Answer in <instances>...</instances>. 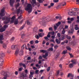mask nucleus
<instances>
[{
	"label": "nucleus",
	"instance_id": "21",
	"mask_svg": "<svg viewBox=\"0 0 79 79\" xmlns=\"http://www.w3.org/2000/svg\"><path fill=\"white\" fill-rule=\"evenodd\" d=\"M56 42L58 44H60V41L59 40H58V39H56Z\"/></svg>",
	"mask_w": 79,
	"mask_h": 79
},
{
	"label": "nucleus",
	"instance_id": "19",
	"mask_svg": "<svg viewBox=\"0 0 79 79\" xmlns=\"http://www.w3.org/2000/svg\"><path fill=\"white\" fill-rule=\"evenodd\" d=\"M78 25H75V30H78V29H79V27H78Z\"/></svg>",
	"mask_w": 79,
	"mask_h": 79
},
{
	"label": "nucleus",
	"instance_id": "36",
	"mask_svg": "<svg viewBox=\"0 0 79 79\" xmlns=\"http://www.w3.org/2000/svg\"><path fill=\"white\" fill-rule=\"evenodd\" d=\"M3 47L4 48H6V44H3Z\"/></svg>",
	"mask_w": 79,
	"mask_h": 79
},
{
	"label": "nucleus",
	"instance_id": "49",
	"mask_svg": "<svg viewBox=\"0 0 79 79\" xmlns=\"http://www.w3.org/2000/svg\"><path fill=\"white\" fill-rule=\"evenodd\" d=\"M69 54L71 58H73V57L74 56L73 55H72V54L69 53Z\"/></svg>",
	"mask_w": 79,
	"mask_h": 79
},
{
	"label": "nucleus",
	"instance_id": "9",
	"mask_svg": "<svg viewBox=\"0 0 79 79\" xmlns=\"http://www.w3.org/2000/svg\"><path fill=\"white\" fill-rule=\"evenodd\" d=\"M2 40H3V36L2 35H0V43L3 44V41H2Z\"/></svg>",
	"mask_w": 79,
	"mask_h": 79
},
{
	"label": "nucleus",
	"instance_id": "41",
	"mask_svg": "<svg viewBox=\"0 0 79 79\" xmlns=\"http://www.w3.org/2000/svg\"><path fill=\"white\" fill-rule=\"evenodd\" d=\"M54 29H55V30H56V29L58 28V27H57V26H54Z\"/></svg>",
	"mask_w": 79,
	"mask_h": 79
},
{
	"label": "nucleus",
	"instance_id": "32",
	"mask_svg": "<svg viewBox=\"0 0 79 79\" xmlns=\"http://www.w3.org/2000/svg\"><path fill=\"white\" fill-rule=\"evenodd\" d=\"M61 24V22H59L58 23L56 24V26L57 27H58L59 26H60V24Z\"/></svg>",
	"mask_w": 79,
	"mask_h": 79
},
{
	"label": "nucleus",
	"instance_id": "7",
	"mask_svg": "<svg viewBox=\"0 0 79 79\" xmlns=\"http://www.w3.org/2000/svg\"><path fill=\"white\" fill-rule=\"evenodd\" d=\"M31 3L32 4V6H34L37 3L36 1L35 0H32V2H31Z\"/></svg>",
	"mask_w": 79,
	"mask_h": 79
},
{
	"label": "nucleus",
	"instance_id": "34",
	"mask_svg": "<svg viewBox=\"0 0 79 79\" xmlns=\"http://www.w3.org/2000/svg\"><path fill=\"white\" fill-rule=\"evenodd\" d=\"M66 5V2H63L62 4V6H65Z\"/></svg>",
	"mask_w": 79,
	"mask_h": 79
},
{
	"label": "nucleus",
	"instance_id": "57",
	"mask_svg": "<svg viewBox=\"0 0 79 79\" xmlns=\"http://www.w3.org/2000/svg\"><path fill=\"white\" fill-rule=\"evenodd\" d=\"M39 71L38 70H37L35 71V73H36V74H37V73H38V72H39Z\"/></svg>",
	"mask_w": 79,
	"mask_h": 79
},
{
	"label": "nucleus",
	"instance_id": "60",
	"mask_svg": "<svg viewBox=\"0 0 79 79\" xmlns=\"http://www.w3.org/2000/svg\"><path fill=\"white\" fill-rule=\"evenodd\" d=\"M57 35L58 36V37H60V36H61V35H60V33H57Z\"/></svg>",
	"mask_w": 79,
	"mask_h": 79
},
{
	"label": "nucleus",
	"instance_id": "37",
	"mask_svg": "<svg viewBox=\"0 0 79 79\" xmlns=\"http://www.w3.org/2000/svg\"><path fill=\"white\" fill-rule=\"evenodd\" d=\"M37 0L39 2V3H42V2H43V1H44V0Z\"/></svg>",
	"mask_w": 79,
	"mask_h": 79
},
{
	"label": "nucleus",
	"instance_id": "47",
	"mask_svg": "<svg viewBox=\"0 0 79 79\" xmlns=\"http://www.w3.org/2000/svg\"><path fill=\"white\" fill-rule=\"evenodd\" d=\"M65 33V31L63 29V31H62V34H64Z\"/></svg>",
	"mask_w": 79,
	"mask_h": 79
},
{
	"label": "nucleus",
	"instance_id": "30",
	"mask_svg": "<svg viewBox=\"0 0 79 79\" xmlns=\"http://www.w3.org/2000/svg\"><path fill=\"white\" fill-rule=\"evenodd\" d=\"M60 40H63L64 39V36H63L61 38H59Z\"/></svg>",
	"mask_w": 79,
	"mask_h": 79
},
{
	"label": "nucleus",
	"instance_id": "24",
	"mask_svg": "<svg viewBox=\"0 0 79 79\" xmlns=\"http://www.w3.org/2000/svg\"><path fill=\"white\" fill-rule=\"evenodd\" d=\"M20 5V4H19V3H18L16 5H15V6L16 8H17L18 6H19Z\"/></svg>",
	"mask_w": 79,
	"mask_h": 79
},
{
	"label": "nucleus",
	"instance_id": "53",
	"mask_svg": "<svg viewBox=\"0 0 79 79\" xmlns=\"http://www.w3.org/2000/svg\"><path fill=\"white\" fill-rule=\"evenodd\" d=\"M15 74L16 75H18V72H17V71H16L15 73Z\"/></svg>",
	"mask_w": 79,
	"mask_h": 79
},
{
	"label": "nucleus",
	"instance_id": "38",
	"mask_svg": "<svg viewBox=\"0 0 79 79\" xmlns=\"http://www.w3.org/2000/svg\"><path fill=\"white\" fill-rule=\"evenodd\" d=\"M0 55L1 56H5V53L3 52L1 53Z\"/></svg>",
	"mask_w": 79,
	"mask_h": 79
},
{
	"label": "nucleus",
	"instance_id": "55",
	"mask_svg": "<svg viewBox=\"0 0 79 79\" xmlns=\"http://www.w3.org/2000/svg\"><path fill=\"white\" fill-rule=\"evenodd\" d=\"M54 3H52L50 4V6H53V5H54Z\"/></svg>",
	"mask_w": 79,
	"mask_h": 79
},
{
	"label": "nucleus",
	"instance_id": "18",
	"mask_svg": "<svg viewBox=\"0 0 79 79\" xmlns=\"http://www.w3.org/2000/svg\"><path fill=\"white\" fill-rule=\"evenodd\" d=\"M48 56V53H46L45 54V55H43L42 56V57L43 58H46V57L47 56Z\"/></svg>",
	"mask_w": 79,
	"mask_h": 79
},
{
	"label": "nucleus",
	"instance_id": "1",
	"mask_svg": "<svg viewBox=\"0 0 79 79\" xmlns=\"http://www.w3.org/2000/svg\"><path fill=\"white\" fill-rule=\"evenodd\" d=\"M25 10L27 11L28 13H31L32 10V7L31 4H28L26 7L25 8Z\"/></svg>",
	"mask_w": 79,
	"mask_h": 79
},
{
	"label": "nucleus",
	"instance_id": "27",
	"mask_svg": "<svg viewBox=\"0 0 79 79\" xmlns=\"http://www.w3.org/2000/svg\"><path fill=\"white\" fill-rule=\"evenodd\" d=\"M18 20H15L14 22V24H18Z\"/></svg>",
	"mask_w": 79,
	"mask_h": 79
},
{
	"label": "nucleus",
	"instance_id": "5",
	"mask_svg": "<svg viewBox=\"0 0 79 79\" xmlns=\"http://www.w3.org/2000/svg\"><path fill=\"white\" fill-rule=\"evenodd\" d=\"M16 12L18 14H19V13H20L21 14L22 13H23V10L21 9V7H20L17 10Z\"/></svg>",
	"mask_w": 79,
	"mask_h": 79
},
{
	"label": "nucleus",
	"instance_id": "26",
	"mask_svg": "<svg viewBox=\"0 0 79 79\" xmlns=\"http://www.w3.org/2000/svg\"><path fill=\"white\" fill-rule=\"evenodd\" d=\"M68 20H70L71 21H73L74 20V18H68Z\"/></svg>",
	"mask_w": 79,
	"mask_h": 79
},
{
	"label": "nucleus",
	"instance_id": "62",
	"mask_svg": "<svg viewBox=\"0 0 79 79\" xmlns=\"http://www.w3.org/2000/svg\"><path fill=\"white\" fill-rule=\"evenodd\" d=\"M55 48H56H56H58V46L57 45L56 46H54Z\"/></svg>",
	"mask_w": 79,
	"mask_h": 79
},
{
	"label": "nucleus",
	"instance_id": "35",
	"mask_svg": "<svg viewBox=\"0 0 79 79\" xmlns=\"http://www.w3.org/2000/svg\"><path fill=\"white\" fill-rule=\"evenodd\" d=\"M66 48L67 50H71V48L69 46H67L66 47Z\"/></svg>",
	"mask_w": 79,
	"mask_h": 79
},
{
	"label": "nucleus",
	"instance_id": "8",
	"mask_svg": "<svg viewBox=\"0 0 79 79\" xmlns=\"http://www.w3.org/2000/svg\"><path fill=\"white\" fill-rule=\"evenodd\" d=\"M15 2V0H10V6H13Z\"/></svg>",
	"mask_w": 79,
	"mask_h": 79
},
{
	"label": "nucleus",
	"instance_id": "13",
	"mask_svg": "<svg viewBox=\"0 0 79 79\" xmlns=\"http://www.w3.org/2000/svg\"><path fill=\"white\" fill-rule=\"evenodd\" d=\"M74 64H75V62H74L72 64H69V67L70 68H72L74 66Z\"/></svg>",
	"mask_w": 79,
	"mask_h": 79
},
{
	"label": "nucleus",
	"instance_id": "44",
	"mask_svg": "<svg viewBox=\"0 0 79 79\" xmlns=\"http://www.w3.org/2000/svg\"><path fill=\"white\" fill-rule=\"evenodd\" d=\"M50 69V67H49L47 69V71L48 72Z\"/></svg>",
	"mask_w": 79,
	"mask_h": 79
},
{
	"label": "nucleus",
	"instance_id": "40",
	"mask_svg": "<svg viewBox=\"0 0 79 79\" xmlns=\"http://www.w3.org/2000/svg\"><path fill=\"white\" fill-rule=\"evenodd\" d=\"M59 1V0H54L53 2H54V3H56L57 2H58Z\"/></svg>",
	"mask_w": 79,
	"mask_h": 79
},
{
	"label": "nucleus",
	"instance_id": "39",
	"mask_svg": "<svg viewBox=\"0 0 79 79\" xmlns=\"http://www.w3.org/2000/svg\"><path fill=\"white\" fill-rule=\"evenodd\" d=\"M14 40H15V37H13L11 39L10 41H11L12 42L13 41H14Z\"/></svg>",
	"mask_w": 79,
	"mask_h": 79
},
{
	"label": "nucleus",
	"instance_id": "20",
	"mask_svg": "<svg viewBox=\"0 0 79 79\" xmlns=\"http://www.w3.org/2000/svg\"><path fill=\"white\" fill-rule=\"evenodd\" d=\"M73 32H74V30L72 29V30L69 31L68 33H69V34H73Z\"/></svg>",
	"mask_w": 79,
	"mask_h": 79
},
{
	"label": "nucleus",
	"instance_id": "61",
	"mask_svg": "<svg viewBox=\"0 0 79 79\" xmlns=\"http://www.w3.org/2000/svg\"><path fill=\"white\" fill-rule=\"evenodd\" d=\"M33 55H36V54H37V53H36V52H33Z\"/></svg>",
	"mask_w": 79,
	"mask_h": 79
},
{
	"label": "nucleus",
	"instance_id": "16",
	"mask_svg": "<svg viewBox=\"0 0 79 79\" xmlns=\"http://www.w3.org/2000/svg\"><path fill=\"white\" fill-rule=\"evenodd\" d=\"M15 16H13L12 18H11V20L12 21H11V23H13L14 22V21H15Z\"/></svg>",
	"mask_w": 79,
	"mask_h": 79
},
{
	"label": "nucleus",
	"instance_id": "59",
	"mask_svg": "<svg viewBox=\"0 0 79 79\" xmlns=\"http://www.w3.org/2000/svg\"><path fill=\"white\" fill-rule=\"evenodd\" d=\"M39 31H40V32H43V31H43L42 30V29H39Z\"/></svg>",
	"mask_w": 79,
	"mask_h": 79
},
{
	"label": "nucleus",
	"instance_id": "14",
	"mask_svg": "<svg viewBox=\"0 0 79 79\" xmlns=\"http://www.w3.org/2000/svg\"><path fill=\"white\" fill-rule=\"evenodd\" d=\"M19 49H17L15 51V54L16 55H17L18 53H19Z\"/></svg>",
	"mask_w": 79,
	"mask_h": 79
},
{
	"label": "nucleus",
	"instance_id": "25",
	"mask_svg": "<svg viewBox=\"0 0 79 79\" xmlns=\"http://www.w3.org/2000/svg\"><path fill=\"white\" fill-rule=\"evenodd\" d=\"M50 42H52L53 43H55V39H51L50 40Z\"/></svg>",
	"mask_w": 79,
	"mask_h": 79
},
{
	"label": "nucleus",
	"instance_id": "50",
	"mask_svg": "<svg viewBox=\"0 0 79 79\" xmlns=\"http://www.w3.org/2000/svg\"><path fill=\"white\" fill-rule=\"evenodd\" d=\"M23 77H27V74H25V75H23Z\"/></svg>",
	"mask_w": 79,
	"mask_h": 79
},
{
	"label": "nucleus",
	"instance_id": "15",
	"mask_svg": "<svg viewBox=\"0 0 79 79\" xmlns=\"http://www.w3.org/2000/svg\"><path fill=\"white\" fill-rule=\"evenodd\" d=\"M19 65L20 66H23V67L25 68V69H26V64H23V63H20Z\"/></svg>",
	"mask_w": 79,
	"mask_h": 79
},
{
	"label": "nucleus",
	"instance_id": "22",
	"mask_svg": "<svg viewBox=\"0 0 79 79\" xmlns=\"http://www.w3.org/2000/svg\"><path fill=\"white\" fill-rule=\"evenodd\" d=\"M26 47V44H24L21 47L22 49V50H23L24 48Z\"/></svg>",
	"mask_w": 79,
	"mask_h": 79
},
{
	"label": "nucleus",
	"instance_id": "64",
	"mask_svg": "<svg viewBox=\"0 0 79 79\" xmlns=\"http://www.w3.org/2000/svg\"><path fill=\"white\" fill-rule=\"evenodd\" d=\"M59 67L60 68H62V65L61 64H60L59 65Z\"/></svg>",
	"mask_w": 79,
	"mask_h": 79
},
{
	"label": "nucleus",
	"instance_id": "43",
	"mask_svg": "<svg viewBox=\"0 0 79 79\" xmlns=\"http://www.w3.org/2000/svg\"><path fill=\"white\" fill-rule=\"evenodd\" d=\"M33 74H34V72L31 71H30V75L32 76V75H33Z\"/></svg>",
	"mask_w": 79,
	"mask_h": 79
},
{
	"label": "nucleus",
	"instance_id": "4",
	"mask_svg": "<svg viewBox=\"0 0 79 79\" xmlns=\"http://www.w3.org/2000/svg\"><path fill=\"white\" fill-rule=\"evenodd\" d=\"M5 7H4L1 10V13H0V16H3L5 15V14L4 13V11L5 10ZM1 19V18L0 17V19Z\"/></svg>",
	"mask_w": 79,
	"mask_h": 79
},
{
	"label": "nucleus",
	"instance_id": "33",
	"mask_svg": "<svg viewBox=\"0 0 79 79\" xmlns=\"http://www.w3.org/2000/svg\"><path fill=\"white\" fill-rule=\"evenodd\" d=\"M51 34V32H49L48 33V34L47 36V37L49 38L50 37V34Z\"/></svg>",
	"mask_w": 79,
	"mask_h": 79
},
{
	"label": "nucleus",
	"instance_id": "29",
	"mask_svg": "<svg viewBox=\"0 0 79 79\" xmlns=\"http://www.w3.org/2000/svg\"><path fill=\"white\" fill-rule=\"evenodd\" d=\"M35 37L37 39H39L40 36H39V35H36L35 36Z\"/></svg>",
	"mask_w": 79,
	"mask_h": 79
},
{
	"label": "nucleus",
	"instance_id": "58",
	"mask_svg": "<svg viewBox=\"0 0 79 79\" xmlns=\"http://www.w3.org/2000/svg\"><path fill=\"white\" fill-rule=\"evenodd\" d=\"M64 42L66 43V44H67V43L68 42V40H65L64 41Z\"/></svg>",
	"mask_w": 79,
	"mask_h": 79
},
{
	"label": "nucleus",
	"instance_id": "31",
	"mask_svg": "<svg viewBox=\"0 0 79 79\" xmlns=\"http://www.w3.org/2000/svg\"><path fill=\"white\" fill-rule=\"evenodd\" d=\"M66 37V38H67V39H68L69 40H70L71 39V36H68L67 35Z\"/></svg>",
	"mask_w": 79,
	"mask_h": 79
},
{
	"label": "nucleus",
	"instance_id": "3",
	"mask_svg": "<svg viewBox=\"0 0 79 79\" xmlns=\"http://www.w3.org/2000/svg\"><path fill=\"white\" fill-rule=\"evenodd\" d=\"M68 14L69 15H71V16H72V15L76 16V15H77L79 14V13L77 12H74L73 14V12H69L68 13ZM72 14H73L72 15Z\"/></svg>",
	"mask_w": 79,
	"mask_h": 79
},
{
	"label": "nucleus",
	"instance_id": "54",
	"mask_svg": "<svg viewBox=\"0 0 79 79\" xmlns=\"http://www.w3.org/2000/svg\"><path fill=\"white\" fill-rule=\"evenodd\" d=\"M18 19H21L23 18V17H22V15H20V16L18 18Z\"/></svg>",
	"mask_w": 79,
	"mask_h": 79
},
{
	"label": "nucleus",
	"instance_id": "10",
	"mask_svg": "<svg viewBox=\"0 0 79 79\" xmlns=\"http://www.w3.org/2000/svg\"><path fill=\"white\" fill-rule=\"evenodd\" d=\"M4 60L2 59H0V66L3 65V63Z\"/></svg>",
	"mask_w": 79,
	"mask_h": 79
},
{
	"label": "nucleus",
	"instance_id": "23",
	"mask_svg": "<svg viewBox=\"0 0 79 79\" xmlns=\"http://www.w3.org/2000/svg\"><path fill=\"white\" fill-rule=\"evenodd\" d=\"M16 47V46L13 45L11 47V49L12 50H15V49Z\"/></svg>",
	"mask_w": 79,
	"mask_h": 79
},
{
	"label": "nucleus",
	"instance_id": "28",
	"mask_svg": "<svg viewBox=\"0 0 79 79\" xmlns=\"http://www.w3.org/2000/svg\"><path fill=\"white\" fill-rule=\"evenodd\" d=\"M27 24L28 25H30V26H31L32 25V23H30L29 21H27Z\"/></svg>",
	"mask_w": 79,
	"mask_h": 79
},
{
	"label": "nucleus",
	"instance_id": "63",
	"mask_svg": "<svg viewBox=\"0 0 79 79\" xmlns=\"http://www.w3.org/2000/svg\"><path fill=\"white\" fill-rule=\"evenodd\" d=\"M44 39H45V40H47L48 39V37L47 36L44 37Z\"/></svg>",
	"mask_w": 79,
	"mask_h": 79
},
{
	"label": "nucleus",
	"instance_id": "2",
	"mask_svg": "<svg viewBox=\"0 0 79 79\" xmlns=\"http://www.w3.org/2000/svg\"><path fill=\"white\" fill-rule=\"evenodd\" d=\"M2 20L3 21H5L4 22V23L5 24L9 23L10 21V18H8V17H3L2 19Z\"/></svg>",
	"mask_w": 79,
	"mask_h": 79
},
{
	"label": "nucleus",
	"instance_id": "48",
	"mask_svg": "<svg viewBox=\"0 0 79 79\" xmlns=\"http://www.w3.org/2000/svg\"><path fill=\"white\" fill-rule=\"evenodd\" d=\"M48 51H50V50H51V51H53V48H49V49H48Z\"/></svg>",
	"mask_w": 79,
	"mask_h": 79
},
{
	"label": "nucleus",
	"instance_id": "45",
	"mask_svg": "<svg viewBox=\"0 0 79 79\" xmlns=\"http://www.w3.org/2000/svg\"><path fill=\"white\" fill-rule=\"evenodd\" d=\"M67 53V50L64 51L63 52V54H66V53Z\"/></svg>",
	"mask_w": 79,
	"mask_h": 79
},
{
	"label": "nucleus",
	"instance_id": "6",
	"mask_svg": "<svg viewBox=\"0 0 79 79\" xmlns=\"http://www.w3.org/2000/svg\"><path fill=\"white\" fill-rule=\"evenodd\" d=\"M47 20H46V19H42L41 20V21L40 22V23L41 24H44L45 23H46V22H47Z\"/></svg>",
	"mask_w": 79,
	"mask_h": 79
},
{
	"label": "nucleus",
	"instance_id": "52",
	"mask_svg": "<svg viewBox=\"0 0 79 79\" xmlns=\"http://www.w3.org/2000/svg\"><path fill=\"white\" fill-rule=\"evenodd\" d=\"M59 73H60L59 70H58L57 71V72H56L57 75H58Z\"/></svg>",
	"mask_w": 79,
	"mask_h": 79
},
{
	"label": "nucleus",
	"instance_id": "42",
	"mask_svg": "<svg viewBox=\"0 0 79 79\" xmlns=\"http://www.w3.org/2000/svg\"><path fill=\"white\" fill-rule=\"evenodd\" d=\"M30 44H34V41L31 40L30 41Z\"/></svg>",
	"mask_w": 79,
	"mask_h": 79
},
{
	"label": "nucleus",
	"instance_id": "46",
	"mask_svg": "<svg viewBox=\"0 0 79 79\" xmlns=\"http://www.w3.org/2000/svg\"><path fill=\"white\" fill-rule=\"evenodd\" d=\"M49 31H52L53 29H52V27H51L49 28Z\"/></svg>",
	"mask_w": 79,
	"mask_h": 79
},
{
	"label": "nucleus",
	"instance_id": "17",
	"mask_svg": "<svg viewBox=\"0 0 79 79\" xmlns=\"http://www.w3.org/2000/svg\"><path fill=\"white\" fill-rule=\"evenodd\" d=\"M40 52L41 53H44L47 52V51L45 50H40Z\"/></svg>",
	"mask_w": 79,
	"mask_h": 79
},
{
	"label": "nucleus",
	"instance_id": "51",
	"mask_svg": "<svg viewBox=\"0 0 79 79\" xmlns=\"http://www.w3.org/2000/svg\"><path fill=\"white\" fill-rule=\"evenodd\" d=\"M32 77H33V76H32V75H29V77L30 79H32Z\"/></svg>",
	"mask_w": 79,
	"mask_h": 79
},
{
	"label": "nucleus",
	"instance_id": "56",
	"mask_svg": "<svg viewBox=\"0 0 79 79\" xmlns=\"http://www.w3.org/2000/svg\"><path fill=\"white\" fill-rule=\"evenodd\" d=\"M35 44H38L39 41H38V40H36L35 41Z\"/></svg>",
	"mask_w": 79,
	"mask_h": 79
},
{
	"label": "nucleus",
	"instance_id": "12",
	"mask_svg": "<svg viewBox=\"0 0 79 79\" xmlns=\"http://www.w3.org/2000/svg\"><path fill=\"white\" fill-rule=\"evenodd\" d=\"M67 77H74V75L72 74V73H69Z\"/></svg>",
	"mask_w": 79,
	"mask_h": 79
},
{
	"label": "nucleus",
	"instance_id": "11",
	"mask_svg": "<svg viewBox=\"0 0 79 79\" xmlns=\"http://www.w3.org/2000/svg\"><path fill=\"white\" fill-rule=\"evenodd\" d=\"M45 34H44V33H39L38 35H39V37H42Z\"/></svg>",
	"mask_w": 79,
	"mask_h": 79
}]
</instances>
